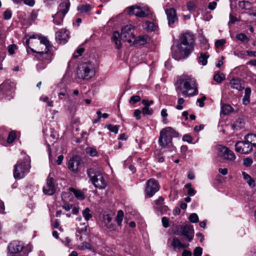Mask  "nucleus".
<instances>
[{
  "label": "nucleus",
  "mask_w": 256,
  "mask_h": 256,
  "mask_svg": "<svg viewBox=\"0 0 256 256\" xmlns=\"http://www.w3.org/2000/svg\"><path fill=\"white\" fill-rule=\"evenodd\" d=\"M194 37L190 32L182 34L180 43L172 48V56L177 60L187 58L194 50Z\"/></svg>",
  "instance_id": "f257e3e1"
},
{
  "label": "nucleus",
  "mask_w": 256,
  "mask_h": 256,
  "mask_svg": "<svg viewBox=\"0 0 256 256\" xmlns=\"http://www.w3.org/2000/svg\"><path fill=\"white\" fill-rule=\"evenodd\" d=\"M179 86L176 91L181 92L185 96H190L198 93V88L195 79L191 76L183 74L178 80Z\"/></svg>",
  "instance_id": "f03ea898"
},
{
  "label": "nucleus",
  "mask_w": 256,
  "mask_h": 256,
  "mask_svg": "<svg viewBox=\"0 0 256 256\" xmlns=\"http://www.w3.org/2000/svg\"><path fill=\"white\" fill-rule=\"evenodd\" d=\"M177 136L178 133L171 127L163 128L160 132L158 139L160 146L162 148H168L171 151L174 150V147L172 143V138Z\"/></svg>",
  "instance_id": "7ed1b4c3"
},
{
  "label": "nucleus",
  "mask_w": 256,
  "mask_h": 256,
  "mask_svg": "<svg viewBox=\"0 0 256 256\" xmlns=\"http://www.w3.org/2000/svg\"><path fill=\"white\" fill-rule=\"evenodd\" d=\"M76 74L79 78L90 80L96 74L94 64L90 61L81 63L78 68Z\"/></svg>",
  "instance_id": "20e7f679"
},
{
  "label": "nucleus",
  "mask_w": 256,
  "mask_h": 256,
  "mask_svg": "<svg viewBox=\"0 0 256 256\" xmlns=\"http://www.w3.org/2000/svg\"><path fill=\"white\" fill-rule=\"evenodd\" d=\"M87 174L96 188L104 189L106 186V182L100 171L94 168H90L87 170Z\"/></svg>",
  "instance_id": "39448f33"
},
{
  "label": "nucleus",
  "mask_w": 256,
  "mask_h": 256,
  "mask_svg": "<svg viewBox=\"0 0 256 256\" xmlns=\"http://www.w3.org/2000/svg\"><path fill=\"white\" fill-rule=\"evenodd\" d=\"M30 168V160L28 158L18 162L14 166V178L18 179L23 178L26 174L28 173Z\"/></svg>",
  "instance_id": "423d86ee"
},
{
  "label": "nucleus",
  "mask_w": 256,
  "mask_h": 256,
  "mask_svg": "<svg viewBox=\"0 0 256 256\" xmlns=\"http://www.w3.org/2000/svg\"><path fill=\"white\" fill-rule=\"evenodd\" d=\"M30 40V39L26 40V46L30 49L32 52L37 54L49 48H52L50 42L44 37L40 38L39 40L34 42V44H36L35 49L29 46Z\"/></svg>",
  "instance_id": "0eeeda50"
},
{
  "label": "nucleus",
  "mask_w": 256,
  "mask_h": 256,
  "mask_svg": "<svg viewBox=\"0 0 256 256\" xmlns=\"http://www.w3.org/2000/svg\"><path fill=\"white\" fill-rule=\"evenodd\" d=\"M130 14H134L137 17L145 18L151 14L149 8L147 6H141L136 4L128 8Z\"/></svg>",
  "instance_id": "6e6552de"
},
{
  "label": "nucleus",
  "mask_w": 256,
  "mask_h": 256,
  "mask_svg": "<svg viewBox=\"0 0 256 256\" xmlns=\"http://www.w3.org/2000/svg\"><path fill=\"white\" fill-rule=\"evenodd\" d=\"M180 233L174 232V234L183 236L182 238V240L183 241H184L186 238L188 242H190L192 240L194 236V230L193 229L192 226L190 224L180 226Z\"/></svg>",
  "instance_id": "1a4fd4ad"
},
{
  "label": "nucleus",
  "mask_w": 256,
  "mask_h": 256,
  "mask_svg": "<svg viewBox=\"0 0 256 256\" xmlns=\"http://www.w3.org/2000/svg\"><path fill=\"white\" fill-rule=\"evenodd\" d=\"M160 185L158 182L154 178L148 180L146 184L145 188L146 196L152 197L159 190Z\"/></svg>",
  "instance_id": "9d476101"
},
{
  "label": "nucleus",
  "mask_w": 256,
  "mask_h": 256,
  "mask_svg": "<svg viewBox=\"0 0 256 256\" xmlns=\"http://www.w3.org/2000/svg\"><path fill=\"white\" fill-rule=\"evenodd\" d=\"M216 150L218 156L221 158L229 160H234L236 159L234 152L226 146L218 145L216 146Z\"/></svg>",
  "instance_id": "9b49d317"
},
{
  "label": "nucleus",
  "mask_w": 256,
  "mask_h": 256,
  "mask_svg": "<svg viewBox=\"0 0 256 256\" xmlns=\"http://www.w3.org/2000/svg\"><path fill=\"white\" fill-rule=\"evenodd\" d=\"M235 150L242 154H248L252 150V145L246 142L244 140L242 141L237 142L235 144Z\"/></svg>",
  "instance_id": "f8f14e48"
},
{
  "label": "nucleus",
  "mask_w": 256,
  "mask_h": 256,
  "mask_svg": "<svg viewBox=\"0 0 256 256\" xmlns=\"http://www.w3.org/2000/svg\"><path fill=\"white\" fill-rule=\"evenodd\" d=\"M133 28L131 25H127L122 29L120 37L124 41H128L129 43L132 42V39L134 40V34L132 30Z\"/></svg>",
  "instance_id": "ddd939ff"
},
{
  "label": "nucleus",
  "mask_w": 256,
  "mask_h": 256,
  "mask_svg": "<svg viewBox=\"0 0 256 256\" xmlns=\"http://www.w3.org/2000/svg\"><path fill=\"white\" fill-rule=\"evenodd\" d=\"M52 49V48H49L44 52H41L37 54L36 58L42 62L44 64L50 63L53 56V52Z\"/></svg>",
  "instance_id": "4468645a"
},
{
  "label": "nucleus",
  "mask_w": 256,
  "mask_h": 256,
  "mask_svg": "<svg viewBox=\"0 0 256 256\" xmlns=\"http://www.w3.org/2000/svg\"><path fill=\"white\" fill-rule=\"evenodd\" d=\"M70 6L69 0H62L58 7V11L55 18L64 17L68 12Z\"/></svg>",
  "instance_id": "2eb2a0df"
},
{
  "label": "nucleus",
  "mask_w": 256,
  "mask_h": 256,
  "mask_svg": "<svg viewBox=\"0 0 256 256\" xmlns=\"http://www.w3.org/2000/svg\"><path fill=\"white\" fill-rule=\"evenodd\" d=\"M166 15L168 24L170 27H173L174 24L178 20L176 12L174 8H169L165 10Z\"/></svg>",
  "instance_id": "dca6fc26"
},
{
  "label": "nucleus",
  "mask_w": 256,
  "mask_h": 256,
  "mask_svg": "<svg viewBox=\"0 0 256 256\" xmlns=\"http://www.w3.org/2000/svg\"><path fill=\"white\" fill-rule=\"evenodd\" d=\"M24 244L20 241L12 242L8 246V250L12 254H16L20 252L24 248Z\"/></svg>",
  "instance_id": "f3484780"
},
{
  "label": "nucleus",
  "mask_w": 256,
  "mask_h": 256,
  "mask_svg": "<svg viewBox=\"0 0 256 256\" xmlns=\"http://www.w3.org/2000/svg\"><path fill=\"white\" fill-rule=\"evenodd\" d=\"M69 38V32L65 29H60L56 32V39L60 44H65Z\"/></svg>",
  "instance_id": "a211bd4d"
},
{
  "label": "nucleus",
  "mask_w": 256,
  "mask_h": 256,
  "mask_svg": "<svg viewBox=\"0 0 256 256\" xmlns=\"http://www.w3.org/2000/svg\"><path fill=\"white\" fill-rule=\"evenodd\" d=\"M44 192L48 195H52L56 192V187L54 184V178L48 177L47 180L46 185L43 188Z\"/></svg>",
  "instance_id": "6ab92c4d"
},
{
  "label": "nucleus",
  "mask_w": 256,
  "mask_h": 256,
  "mask_svg": "<svg viewBox=\"0 0 256 256\" xmlns=\"http://www.w3.org/2000/svg\"><path fill=\"white\" fill-rule=\"evenodd\" d=\"M229 85L231 88L236 90L238 91L242 90L244 89V82L238 78H234L232 79L230 82Z\"/></svg>",
  "instance_id": "aec40b11"
},
{
  "label": "nucleus",
  "mask_w": 256,
  "mask_h": 256,
  "mask_svg": "<svg viewBox=\"0 0 256 256\" xmlns=\"http://www.w3.org/2000/svg\"><path fill=\"white\" fill-rule=\"evenodd\" d=\"M80 164V160L78 158L72 157L68 163V168L74 172H78V166Z\"/></svg>",
  "instance_id": "412c9836"
},
{
  "label": "nucleus",
  "mask_w": 256,
  "mask_h": 256,
  "mask_svg": "<svg viewBox=\"0 0 256 256\" xmlns=\"http://www.w3.org/2000/svg\"><path fill=\"white\" fill-rule=\"evenodd\" d=\"M171 246L174 250L177 249L187 248L189 246V244L182 243L177 237H174L171 242Z\"/></svg>",
  "instance_id": "4be33fe9"
},
{
  "label": "nucleus",
  "mask_w": 256,
  "mask_h": 256,
  "mask_svg": "<svg viewBox=\"0 0 256 256\" xmlns=\"http://www.w3.org/2000/svg\"><path fill=\"white\" fill-rule=\"evenodd\" d=\"M102 222L108 228L111 230H116V226L112 222V218L110 215H104Z\"/></svg>",
  "instance_id": "5701e85b"
},
{
  "label": "nucleus",
  "mask_w": 256,
  "mask_h": 256,
  "mask_svg": "<svg viewBox=\"0 0 256 256\" xmlns=\"http://www.w3.org/2000/svg\"><path fill=\"white\" fill-rule=\"evenodd\" d=\"M14 86L8 81L5 82L0 85V92L8 94L9 92L13 90Z\"/></svg>",
  "instance_id": "b1692460"
},
{
  "label": "nucleus",
  "mask_w": 256,
  "mask_h": 256,
  "mask_svg": "<svg viewBox=\"0 0 256 256\" xmlns=\"http://www.w3.org/2000/svg\"><path fill=\"white\" fill-rule=\"evenodd\" d=\"M150 40L149 36L147 35L140 36L133 41V44L136 46L144 45L148 43Z\"/></svg>",
  "instance_id": "393cba45"
},
{
  "label": "nucleus",
  "mask_w": 256,
  "mask_h": 256,
  "mask_svg": "<svg viewBox=\"0 0 256 256\" xmlns=\"http://www.w3.org/2000/svg\"><path fill=\"white\" fill-rule=\"evenodd\" d=\"M246 122L244 118H238L232 124V126L234 130H238L244 126Z\"/></svg>",
  "instance_id": "a878e982"
},
{
  "label": "nucleus",
  "mask_w": 256,
  "mask_h": 256,
  "mask_svg": "<svg viewBox=\"0 0 256 256\" xmlns=\"http://www.w3.org/2000/svg\"><path fill=\"white\" fill-rule=\"evenodd\" d=\"M46 138L50 141L54 142L58 138L57 132L52 129H50L46 134Z\"/></svg>",
  "instance_id": "bb28decb"
},
{
  "label": "nucleus",
  "mask_w": 256,
  "mask_h": 256,
  "mask_svg": "<svg viewBox=\"0 0 256 256\" xmlns=\"http://www.w3.org/2000/svg\"><path fill=\"white\" fill-rule=\"evenodd\" d=\"M70 191L73 192L76 198L79 200H83L85 198V196L80 190H76L74 188H70Z\"/></svg>",
  "instance_id": "cd10ccee"
},
{
  "label": "nucleus",
  "mask_w": 256,
  "mask_h": 256,
  "mask_svg": "<svg viewBox=\"0 0 256 256\" xmlns=\"http://www.w3.org/2000/svg\"><path fill=\"white\" fill-rule=\"evenodd\" d=\"M244 140L248 142L252 145V146L256 147V135L250 134L244 136Z\"/></svg>",
  "instance_id": "c85d7f7f"
},
{
  "label": "nucleus",
  "mask_w": 256,
  "mask_h": 256,
  "mask_svg": "<svg viewBox=\"0 0 256 256\" xmlns=\"http://www.w3.org/2000/svg\"><path fill=\"white\" fill-rule=\"evenodd\" d=\"M225 75L223 73L216 74L213 77L214 80L218 84L222 83L225 80Z\"/></svg>",
  "instance_id": "c756f323"
},
{
  "label": "nucleus",
  "mask_w": 256,
  "mask_h": 256,
  "mask_svg": "<svg viewBox=\"0 0 256 256\" xmlns=\"http://www.w3.org/2000/svg\"><path fill=\"white\" fill-rule=\"evenodd\" d=\"M144 28L148 31L152 32L156 30V26L153 22L146 21L144 24Z\"/></svg>",
  "instance_id": "7c9ffc66"
},
{
  "label": "nucleus",
  "mask_w": 256,
  "mask_h": 256,
  "mask_svg": "<svg viewBox=\"0 0 256 256\" xmlns=\"http://www.w3.org/2000/svg\"><path fill=\"white\" fill-rule=\"evenodd\" d=\"M124 218V212L122 210H119L118 212L116 218V222L117 224L119 226H122V222Z\"/></svg>",
  "instance_id": "2f4dec72"
},
{
  "label": "nucleus",
  "mask_w": 256,
  "mask_h": 256,
  "mask_svg": "<svg viewBox=\"0 0 256 256\" xmlns=\"http://www.w3.org/2000/svg\"><path fill=\"white\" fill-rule=\"evenodd\" d=\"M210 55L208 53H200L199 57V62L202 63L203 66H205L207 64V59L208 58Z\"/></svg>",
  "instance_id": "473e14b6"
},
{
  "label": "nucleus",
  "mask_w": 256,
  "mask_h": 256,
  "mask_svg": "<svg viewBox=\"0 0 256 256\" xmlns=\"http://www.w3.org/2000/svg\"><path fill=\"white\" fill-rule=\"evenodd\" d=\"M232 110V108L230 104H224L222 108V112L224 114L226 115L230 114Z\"/></svg>",
  "instance_id": "72a5a7b5"
},
{
  "label": "nucleus",
  "mask_w": 256,
  "mask_h": 256,
  "mask_svg": "<svg viewBox=\"0 0 256 256\" xmlns=\"http://www.w3.org/2000/svg\"><path fill=\"white\" fill-rule=\"evenodd\" d=\"M91 8L90 5L86 4L78 6L77 10L81 12H89Z\"/></svg>",
  "instance_id": "f704fd0d"
},
{
  "label": "nucleus",
  "mask_w": 256,
  "mask_h": 256,
  "mask_svg": "<svg viewBox=\"0 0 256 256\" xmlns=\"http://www.w3.org/2000/svg\"><path fill=\"white\" fill-rule=\"evenodd\" d=\"M236 38L240 41L243 42H249V38L244 33H240L236 35Z\"/></svg>",
  "instance_id": "c9c22d12"
},
{
  "label": "nucleus",
  "mask_w": 256,
  "mask_h": 256,
  "mask_svg": "<svg viewBox=\"0 0 256 256\" xmlns=\"http://www.w3.org/2000/svg\"><path fill=\"white\" fill-rule=\"evenodd\" d=\"M242 174L244 178L246 180L247 182L250 186H254V182L249 174H246V172H242Z\"/></svg>",
  "instance_id": "e433bc0d"
},
{
  "label": "nucleus",
  "mask_w": 256,
  "mask_h": 256,
  "mask_svg": "<svg viewBox=\"0 0 256 256\" xmlns=\"http://www.w3.org/2000/svg\"><path fill=\"white\" fill-rule=\"evenodd\" d=\"M106 128L110 132L117 134L118 132L120 126L116 125H112L111 124H107L106 125Z\"/></svg>",
  "instance_id": "4c0bfd02"
},
{
  "label": "nucleus",
  "mask_w": 256,
  "mask_h": 256,
  "mask_svg": "<svg viewBox=\"0 0 256 256\" xmlns=\"http://www.w3.org/2000/svg\"><path fill=\"white\" fill-rule=\"evenodd\" d=\"M90 211V209L88 208H86L82 212V216L86 220H88L92 218Z\"/></svg>",
  "instance_id": "58836bf2"
},
{
  "label": "nucleus",
  "mask_w": 256,
  "mask_h": 256,
  "mask_svg": "<svg viewBox=\"0 0 256 256\" xmlns=\"http://www.w3.org/2000/svg\"><path fill=\"white\" fill-rule=\"evenodd\" d=\"M238 4V6L242 9H248L250 6V3L248 1H240Z\"/></svg>",
  "instance_id": "ea45409f"
},
{
  "label": "nucleus",
  "mask_w": 256,
  "mask_h": 256,
  "mask_svg": "<svg viewBox=\"0 0 256 256\" xmlns=\"http://www.w3.org/2000/svg\"><path fill=\"white\" fill-rule=\"evenodd\" d=\"M40 100L41 101L46 102L48 106L52 107L54 106L53 102L52 100H50L48 96H44V97L41 96L40 98Z\"/></svg>",
  "instance_id": "a19ab883"
},
{
  "label": "nucleus",
  "mask_w": 256,
  "mask_h": 256,
  "mask_svg": "<svg viewBox=\"0 0 256 256\" xmlns=\"http://www.w3.org/2000/svg\"><path fill=\"white\" fill-rule=\"evenodd\" d=\"M142 112L144 115L146 116L152 114L154 112V111L152 108H150L149 107L144 106L142 109Z\"/></svg>",
  "instance_id": "79ce46f5"
},
{
  "label": "nucleus",
  "mask_w": 256,
  "mask_h": 256,
  "mask_svg": "<svg viewBox=\"0 0 256 256\" xmlns=\"http://www.w3.org/2000/svg\"><path fill=\"white\" fill-rule=\"evenodd\" d=\"M86 152L92 156H96L97 154V151L96 149L93 148H86Z\"/></svg>",
  "instance_id": "37998d69"
},
{
  "label": "nucleus",
  "mask_w": 256,
  "mask_h": 256,
  "mask_svg": "<svg viewBox=\"0 0 256 256\" xmlns=\"http://www.w3.org/2000/svg\"><path fill=\"white\" fill-rule=\"evenodd\" d=\"M16 138V133L14 132H11L9 133L7 139V142L8 144L12 143Z\"/></svg>",
  "instance_id": "c03bdc74"
},
{
  "label": "nucleus",
  "mask_w": 256,
  "mask_h": 256,
  "mask_svg": "<svg viewBox=\"0 0 256 256\" xmlns=\"http://www.w3.org/2000/svg\"><path fill=\"white\" fill-rule=\"evenodd\" d=\"M190 220L192 223H196L198 222V217L195 213L192 214L189 217Z\"/></svg>",
  "instance_id": "a18cd8bd"
},
{
  "label": "nucleus",
  "mask_w": 256,
  "mask_h": 256,
  "mask_svg": "<svg viewBox=\"0 0 256 256\" xmlns=\"http://www.w3.org/2000/svg\"><path fill=\"white\" fill-rule=\"evenodd\" d=\"M140 97L139 96H133L130 98L129 102L134 104L140 102Z\"/></svg>",
  "instance_id": "49530a36"
},
{
  "label": "nucleus",
  "mask_w": 256,
  "mask_h": 256,
  "mask_svg": "<svg viewBox=\"0 0 256 256\" xmlns=\"http://www.w3.org/2000/svg\"><path fill=\"white\" fill-rule=\"evenodd\" d=\"M56 16V14L52 16L53 17V22L56 25H60V24L62 22V21H63V18L64 17H58V18H55Z\"/></svg>",
  "instance_id": "de8ad7c7"
},
{
  "label": "nucleus",
  "mask_w": 256,
  "mask_h": 256,
  "mask_svg": "<svg viewBox=\"0 0 256 256\" xmlns=\"http://www.w3.org/2000/svg\"><path fill=\"white\" fill-rule=\"evenodd\" d=\"M164 199L162 197H159L155 200V204L157 208H160L164 204Z\"/></svg>",
  "instance_id": "09e8293b"
},
{
  "label": "nucleus",
  "mask_w": 256,
  "mask_h": 256,
  "mask_svg": "<svg viewBox=\"0 0 256 256\" xmlns=\"http://www.w3.org/2000/svg\"><path fill=\"white\" fill-rule=\"evenodd\" d=\"M91 245L86 242H83L81 246H78V248L80 250H91Z\"/></svg>",
  "instance_id": "8fccbe9b"
},
{
  "label": "nucleus",
  "mask_w": 256,
  "mask_h": 256,
  "mask_svg": "<svg viewBox=\"0 0 256 256\" xmlns=\"http://www.w3.org/2000/svg\"><path fill=\"white\" fill-rule=\"evenodd\" d=\"M202 252V248L200 247H196L194 250L193 255L194 256H201Z\"/></svg>",
  "instance_id": "3c124183"
},
{
  "label": "nucleus",
  "mask_w": 256,
  "mask_h": 256,
  "mask_svg": "<svg viewBox=\"0 0 256 256\" xmlns=\"http://www.w3.org/2000/svg\"><path fill=\"white\" fill-rule=\"evenodd\" d=\"M17 46L16 44H11L8 46V52L10 54H13Z\"/></svg>",
  "instance_id": "603ef678"
},
{
  "label": "nucleus",
  "mask_w": 256,
  "mask_h": 256,
  "mask_svg": "<svg viewBox=\"0 0 256 256\" xmlns=\"http://www.w3.org/2000/svg\"><path fill=\"white\" fill-rule=\"evenodd\" d=\"M12 12L9 10H6L4 14V18L5 20H9L12 17Z\"/></svg>",
  "instance_id": "864d4df0"
},
{
  "label": "nucleus",
  "mask_w": 256,
  "mask_h": 256,
  "mask_svg": "<svg viewBox=\"0 0 256 256\" xmlns=\"http://www.w3.org/2000/svg\"><path fill=\"white\" fill-rule=\"evenodd\" d=\"M187 8L189 10H192L196 8V5L194 2H188L187 3Z\"/></svg>",
  "instance_id": "5fc2aeb1"
},
{
  "label": "nucleus",
  "mask_w": 256,
  "mask_h": 256,
  "mask_svg": "<svg viewBox=\"0 0 256 256\" xmlns=\"http://www.w3.org/2000/svg\"><path fill=\"white\" fill-rule=\"evenodd\" d=\"M84 50L83 48H78L76 51V52L78 54H76V53H74L73 54V57L74 58H77L79 56H80L82 54V52H84Z\"/></svg>",
  "instance_id": "6e6d98bb"
},
{
  "label": "nucleus",
  "mask_w": 256,
  "mask_h": 256,
  "mask_svg": "<svg viewBox=\"0 0 256 256\" xmlns=\"http://www.w3.org/2000/svg\"><path fill=\"white\" fill-rule=\"evenodd\" d=\"M162 226L164 228H166L169 226V220L166 217H163L162 219Z\"/></svg>",
  "instance_id": "4d7b16f0"
},
{
  "label": "nucleus",
  "mask_w": 256,
  "mask_h": 256,
  "mask_svg": "<svg viewBox=\"0 0 256 256\" xmlns=\"http://www.w3.org/2000/svg\"><path fill=\"white\" fill-rule=\"evenodd\" d=\"M225 43L226 40L224 39L218 40L215 42V46L218 48L223 46Z\"/></svg>",
  "instance_id": "13d9d810"
},
{
  "label": "nucleus",
  "mask_w": 256,
  "mask_h": 256,
  "mask_svg": "<svg viewBox=\"0 0 256 256\" xmlns=\"http://www.w3.org/2000/svg\"><path fill=\"white\" fill-rule=\"evenodd\" d=\"M243 164L246 166H250L252 164V160L250 158H246L244 160Z\"/></svg>",
  "instance_id": "bf43d9fd"
},
{
  "label": "nucleus",
  "mask_w": 256,
  "mask_h": 256,
  "mask_svg": "<svg viewBox=\"0 0 256 256\" xmlns=\"http://www.w3.org/2000/svg\"><path fill=\"white\" fill-rule=\"evenodd\" d=\"M182 140L189 143H191L192 140V138L188 134H185L182 138Z\"/></svg>",
  "instance_id": "052dcab7"
},
{
  "label": "nucleus",
  "mask_w": 256,
  "mask_h": 256,
  "mask_svg": "<svg viewBox=\"0 0 256 256\" xmlns=\"http://www.w3.org/2000/svg\"><path fill=\"white\" fill-rule=\"evenodd\" d=\"M24 2L25 4L28 5L30 6H32L35 4L34 0H24Z\"/></svg>",
  "instance_id": "680f3d73"
},
{
  "label": "nucleus",
  "mask_w": 256,
  "mask_h": 256,
  "mask_svg": "<svg viewBox=\"0 0 256 256\" xmlns=\"http://www.w3.org/2000/svg\"><path fill=\"white\" fill-rule=\"evenodd\" d=\"M38 15V12L36 10H34L30 14V18L32 20H34L37 18Z\"/></svg>",
  "instance_id": "e2e57ef3"
},
{
  "label": "nucleus",
  "mask_w": 256,
  "mask_h": 256,
  "mask_svg": "<svg viewBox=\"0 0 256 256\" xmlns=\"http://www.w3.org/2000/svg\"><path fill=\"white\" fill-rule=\"evenodd\" d=\"M142 104L144 105V106L149 107L150 104L154 103L152 100H143L142 102Z\"/></svg>",
  "instance_id": "0e129e2a"
},
{
  "label": "nucleus",
  "mask_w": 256,
  "mask_h": 256,
  "mask_svg": "<svg viewBox=\"0 0 256 256\" xmlns=\"http://www.w3.org/2000/svg\"><path fill=\"white\" fill-rule=\"evenodd\" d=\"M141 112V111L138 109L134 110V116L136 117V120H140V118Z\"/></svg>",
  "instance_id": "69168bd1"
},
{
  "label": "nucleus",
  "mask_w": 256,
  "mask_h": 256,
  "mask_svg": "<svg viewBox=\"0 0 256 256\" xmlns=\"http://www.w3.org/2000/svg\"><path fill=\"white\" fill-rule=\"evenodd\" d=\"M77 232L79 234H86L87 232V226H84L81 228H78Z\"/></svg>",
  "instance_id": "338daca9"
},
{
  "label": "nucleus",
  "mask_w": 256,
  "mask_h": 256,
  "mask_svg": "<svg viewBox=\"0 0 256 256\" xmlns=\"http://www.w3.org/2000/svg\"><path fill=\"white\" fill-rule=\"evenodd\" d=\"M217 4L215 2H210L208 4V8L210 10H214L215 9Z\"/></svg>",
  "instance_id": "774afa93"
}]
</instances>
